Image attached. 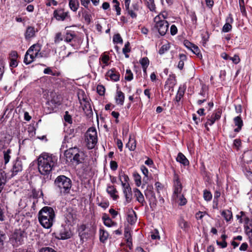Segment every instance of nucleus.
Wrapping results in <instances>:
<instances>
[{
	"instance_id": "36",
	"label": "nucleus",
	"mask_w": 252,
	"mask_h": 252,
	"mask_svg": "<svg viewBox=\"0 0 252 252\" xmlns=\"http://www.w3.org/2000/svg\"><path fill=\"white\" fill-rule=\"evenodd\" d=\"M119 180L122 185V183H128L129 178L127 175L121 172L119 173Z\"/></svg>"
},
{
	"instance_id": "33",
	"label": "nucleus",
	"mask_w": 252,
	"mask_h": 252,
	"mask_svg": "<svg viewBox=\"0 0 252 252\" xmlns=\"http://www.w3.org/2000/svg\"><path fill=\"white\" fill-rule=\"evenodd\" d=\"M66 221L69 224H71L73 223L76 219V216L73 214L71 213H68L66 215Z\"/></svg>"
},
{
	"instance_id": "57",
	"label": "nucleus",
	"mask_w": 252,
	"mask_h": 252,
	"mask_svg": "<svg viewBox=\"0 0 252 252\" xmlns=\"http://www.w3.org/2000/svg\"><path fill=\"white\" fill-rule=\"evenodd\" d=\"M101 60L103 63H104L105 65H107L108 62L109 60V57L107 55H103L101 56Z\"/></svg>"
},
{
	"instance_id": "61",
	"label": "nucleus",
	"mask_w": 252,
	"mask_h": 252,
	"mask_svg": "<svg viewBox=\"0 0 252 252\" xmlns=\"http://www.w3.org/2000/svg\"><path fill=\"white\" fill-rule=\"evenodd\" d=\"M110 168L113 170H116L118 168L117 163L115 161L112 160L110 163Z\"/></svg>"
},
{
	"instance_id": "38",
	"label": "nucleus",
	"mask_w": 252,
	"mask_h": 252,
	"mask_svg": "<svg viewBox=\"0 0 252 252\" xmlns=\"http://www.w3.org/2000/svg\"><path fill=\"white\" fill-rule=\"evenodd\" d=\"M125 237L126 238L127 245L130 247L132 245V238L130 233L128 230L125 231Z\"/></svg>"
},
{
	"instance_id": "11",
	"label": "nucleus",
	"mask_w": 252,
	"mask_h": 252,
	"mask_svg": "<svg viewBox=\"0 0 252 252\" xmlns=\"http://www.w3.org/2000/svg\"><path fill=\"white\" fill-rule=\"evenodd\" d=\"M72 236V233L69 229L62 228L58 234V238L60 239L65 240L70 238Z\"/></svg>"
},
{
	"instance_id": "12",
	"label": "nucleus",
	"mask_w": 252,
	"mask_h": 252,
	"mask_svg": "<svg viewBox=\"0 0 252 252\" xmlns=\"http://www.w3.org/2000/svg\"><path fill=\"white\" fill-rule=\"evenodd\" d=\"M36 32H37V30L35 29L33 27L28 26L25 32V39L29 40L34 37Z\"/></svg>"
},
{
	"instance_id": "28",
	"label": "nucleus",
	"mask_w": 252,
	"mask_h": 252,
	"mask_svg": "<svg viewBox=\"0 0 252 252\" xmlns=\"http://www.w3.org/2000/svg\"><path fill=\"white\" fill-rule=\"evenodd\" d=\"M221 216L226 221H230L232 218V213L228 210H225L221 212Z\"/></svg>"
},
{
	"instance_id": "16",
	"label": "nucleus",
	"mask_w": 252,
	"mask_h": 252,
	"mask_svg": "<svg viewBox=\"0 0 252 252\" xmlns=\"http://www.w3.org/2000/svg\"><path fill=\"white\" fill-rule=\"evenodd\" d=\"M77 148L76 147H70L68 150H66L64 152V156L66 158L67 160H70V161L73 159V157L77 152Z\"/></svg>"
},
{
	"instance_id": "21",
	"label": "nucleus",
	"mask_w": 252,
	"mask_h": 252,
	"mask_svg": "<svg viewBox=\"0 0 252 252\" xmlns=\"http://www.w3.org/2000/svg\"><path fill=\"white\" fill-rule=\"evenodd\" d=\"M135 196L136 198V200L141 203L142 205H144L145 201L144 199V196L141 192L137 189L134 190Z\"/></svg>"
},
{
	"instance_id": "27",
	"label": "nucleus",
	"mask_w": 252,
	"mask_h": 252,
	"mask_svg": "<svg viewBox=\"0 0 252 252\" xmlns=\"http://www.w3.org/2000/svg\"><path fill=\"white\" fill-rule=\"evenodd\" d=\"M35 58H36L34 57L33 54H32L30 52L29 54H28V51L27 50L25 55L24 63L27 64H29L32 63Z\"/></svg>"
},
{
	"instance_id": "64",
	"label": "nucleus",
	"mask_w": 252,
	"mask_h": 252,
	"mask_svg": "<svg viewBox=\"0 0 252 252\" xmlns=\"http://www.w3.org/2000/svg\"><path fill=\"white\" fill-rule=\"evenodd\" d=\"M40 252H56L52 248L49 247H45L40 250Z\"/></svg>"
},
{
	"instance_id": "62",
	"label": "nucleus",
	"mask_w": 252,
	"mask_h": 252,
	"mask_svg": "<svg viewBox=\"0 0 252 252\" xmlns=\"http://www.w3.org/2000/svg\"><path fill=\"white\" fill-rule=\"evenodd\" d=\"M217 244L218 246H219L221 248H225L227 246V244L225 241L222 240L221 242L217 241Z\"/></svg>"
},
{
	"instance_id": "48",
	"label": "nucleus",
	"mask_w": 252,
	"mask_h": 252,
	"mask_svg": "<svg viewBox=\"0 0 252 252\" xmlns=\"http://www.w3.org/2000/svg\"><path fill=\"white\" fill-rule=\"evenodd\" d=\"M64 119L66 122H67L69 124H71L72 123V118L70 115L69 114L68 111H66L65 112V115L64 116Z\"/></svg>"
},
{
	"instance_id": "15",
	"label": "nucleus",
	"mask_w": 252,
	"mask_h": 252,
	"mask_svg": "<svg viewBox=\"0 0 252 252\" xmlns=\"http://www.w3.org/2000/svg\"><path fill=\"white\" fill-rule=\"evenodd\" d=\"M82 95H83L82 100H83V102H84V104L82 103V107H83V109L85 113H86L87 115H89L92 113V107H91V104L89 103V102H88L87 100V97H85L83 94H82Z\"/></svg>"
},
{
	"instance_id": "35",
	"label": "nucleus",
	"mask_w": 252,
	"mask_h": 252,
	"mask_svg": "<svg viewBox=\"0 0 252 252\" xmlns=\"http://www.w3.org/2000/svg\"><path fill=\"white\" fill-rule=\"evenodd\" d=\"M170 48V45L169 43L167 44H164L161 46L160 49L158 51V53L160 55L163 54L165 52H167L169 50Z\"/></svg>"
},
{
	"instance_id": "4",
	"label": "nucleus",
	"mask_w": 252,
	"mask_h": 252,
	"mask_svg": "<svg viewBox=\"0 0 252 252\" xmlns=\"http://www.w3.org/2000/svg\"><path fill=\"white\" fill-rule=\"evenodd\" d=\"M85 141L89 149H92L94 147L97 141L95 128L91 127L88 129L85 134Z\"/></svg>"
},
{
	"instance_id": "7",
	"label": "nucleus",
	"mask_w": 252,
	"mask_h": 252,
	"mask_svg": "<svg viewBox=\"0 0 252 252\" xmlns=\"http://www.w3.org/2000/svg\"><path fill=\"white\" fill-rule=\"evenodd\" d=\"M23 170V163L21 160L17 158L13 162V165L11 172V176H14Z\"/></svg>"
},
{
	"instance_id": "52",
	"label": "nucleus",
	"mask_w": 252,
	"mask_h": 252,
	"mask_svg": "<svg viewBox=\"0 0 252 252\" xmlns=\"http://www.w3.org/2000/svg\"><path fill=\"white\" fill-rule=\"evenodd\" d=\"M97 92L100 95H103L105 93V88L102 85H98L97 86Z\"/></svg>"
},
{
	"instance_id": "55",
	"label": "nucleus",
	"mask_w": 252,
	"mask_h": 252,
	"mask_svg": "<svg viewBox=\"0 0 252 252\" xmlns=\"http://www.w3.org/2000/svg\"><path fill=\"white\" fill-rule=\"evenodd\" d=\"M129 43L127 42L125 44V47L123 49V52L124 54H126V53H127L130 52V48H129Z\"/></svg>"
},
{
	"instance_id": "44",
	"label": "nucleus",
	"mask_w": 252,
	"mask_h": 252,
	"mask_svg": "<svg viewBox=\"0 0 252 252\" xmlns=\"http://www.w3.org/2000/svg\"><path fill=\"white\" fill-rule=\"evenodd\" d=\"M133 176L136 185L138 187L140 186L141 184V176L137 173H134Z\"/></svg>"
},
{
	"instance_id": "34",
	"label": "nucleus",
	"mask_w": 252,
	"mask_h": 252,
	"mask_svg": "<svg viewBox=\"0 0 252 252\" xmlns=\"http://www.w3.org/2000/svg\"><path fill=\"white\" fill-rule=\"evenodd\" d=\"M129 150L134 151L136 148V142L134 139H129V141L126 145Z\"/></svg>"
},
{
	"instance_id": "45",
	"label": "nucleus",
	"mask_w": 252,
	"mask_h": 252,
	"mask_svg": "<svg viewBox=\"0 0 252 252\" xmlns=\"http://www.w3.org/2000/svg\"><path fill=\"white\" fill-rule=\"evenodd\" d=\"M113 3L114 4V7L115 8L117 12V14L119 15L121 14V8L119 7V3L117 0H113Z\"/></svg>"
},
{
	"instance_id": "53",
	"label": "nucleus",
	"mask_w": 252,
	"mask_h": 252,
	"mask_svg": "<svg viewBox=\"0 0 252 252\" xmlns=\"http://www.w3.org/2000/svg\"><path fill=\"white\" fill-rule=\"evenodd\" d=\"M113 41L115 43H122L123 39L119 34H116L113 37Z\"/></svg>"
},
{
	"instance_id": "60",
	"label": "nucleus",
	"mask_w": 252,
	"mask_h": 252,
	"mask_svg": "<svg viewBox=\"0 0 252 252\" xmlns=\"http://www.w3.org/2000/svg\"><path fill=\"white\" fill-rule=\"evenodd\" d=\"M63 40V38L62 37V34L60 32L57 33L56 35L55 38V42L59 43L60 41Z\"/></svg>"
},
{
	"instance_id": "10",
	"label": "nucleus",
	"mask_w": 252,
	"mask_h": 252,
	"mask_svg": "<svg viewBox=\"0 0 252 252\" xmlns=\"http://www.w3.org/2000/svg\"><path fill=\"white\" fill-rule=\"evenodd\" d=\"M41 50V46L38 44H36L32 45L28 50V54L29 52L36 58H41L43 55L41 53H40Z\"/></svg>"
},
{
	"instance_id": "41",
	"label": "nucleus",
	"mask_w": 252,
	"mask_h": 252,
	"mask_svg": "<svg viewBox=\"0 0 252 252\" xmlns=\"http://www.w3.org/2000/svg\"><path fill=\"white\" fill-rule=\"evenodd\" d=\"M125 79L128 81H130L133 79V74L130 69H126Z\"/></svg>"
},
{
	"instance_id": "49",
	"label": "nucleus",
	"mask_w": 252,
	"mask_h": 252,
	"mask_svg": "<svg viewBox=\"0 0 252 252\" xmlns=\"http://www.w3.org/2000/svg\"><path fill=\"white\" fill-rule=\"evenodd\" d=\"M43 72L46 74H50L53 76L58 75V73L53 72L50 67H47L44 69Z\"/></svg>"
},
{
	"instance_id": "26",
	"label": "nucleus",
	"mask_w": 252,
	"mask_h": 252,
	"mask_svg": "<svg viewBox=\"0 0 252 252\" xmlns=\"http://www.w3.org/2000/svg\"><path fill=\"white\" fill-rule=\"evenodd\" d=\"M178 224L179 227L185 231H188L189 229V223L182 218L179 220Z\"/></svg>"
},
{
	"instance_id": "24",
	"label": "nucleus",
	"mask_w": 252,
	"mask_h": 252,
	"mask_svg": "<svg viewBox=\"0 0 252 252\" xmlns=\"http://www.w3.org/2000/svg\"><path fill=\"white\" fill-rule=\"evenodd\" d=\"M6 182V177L4 171L0 170V192L2 190Z\"/></svg>"
},
{
	"instance_id": "3",
	"label": "nucleus",
	"mask_w": 252,
	"mask_h": 252,
	"mask_svg": "<svg viewBox=\"0 0 252 252\" xmlns=\"http://www.w3.org/2000/svg\"><path fill=\"white\" fill-rule=\"evenodd\" d=\"M54 185L57 191L62 195H64L69 193L72 187V182L65 176L60 175L56 178Z\"/></svg>"
},
{
	"instance_id": "30",
	"label": "nucleus",
	"mask_w": 252,
	"mask_h": 252,
	"mask_svg": "<svg viewBox=\"0 0 252 252\" xmlns=\"http://www.w3.org/2000/svg\"><path fill=\"white\" fill-rule=\"evenodd\" d=\"M79 4L76 0H69V6L70 8L73 11H76L78 8Z\"/></svg>"
},
{
	"instance_id": "59",
	"label": "nucleus",
	"mask_w": 252,
	"mask_h": 252,
	"mask_svg": "<svg viewBox=\"0 0 252 252\" xmlns=\"http://www.w3.org/2000/svg\"><path fill=\"white\" fill-rule=\"evenodd\" d=\"M229 60H231L234 63L237 64L239 63L240 60L238 55H234L233 57H230Z\"/></svg>"
},
{
	"instance_id": "56",
	"label": "nucleus",
	"mask_w": 252,
	"mask_h": 252,
	"mask_svg": "<svg viewBox=\"0 0 252 252\" xmlns=\"http://www.w3.org/2000/svg\"><path fill=\"white\" fill-rule=\"evenodd\" d=\"M184 45L189 49L191 50V49L192 48L194 44L190 42L189 41L187 40H185L184 41Z\"/></svg>"
},
{
	"instance_id": "20",
	"label": "nucleus",
	"mask_w": 252,
	"mask_h": 252,
	"mask_svg": "<svg viewBox=\"0 0 252 252\" xmlns=\"http://www.w3.org/2000/svg\"><path fill=\"white\" fill-rule=\"evenodd\" d=\"M106 191L114 200H116L118 198V195L116 194V193L117 192V190L114 186H108Z\"/></svg>"
},
{
	"instance_id": "14",
	"label": "nucleus",
	"mask_w": 252,
	"mask_h": 252,
	"mask_svg": "<svg viewBox=\"0 0 252 252\" xmlns=\"http://www.w3.org/2000/svg\"><path fill=\"white\" fill-rule=\"evenodd\" d=\"M106 77H108L114 81H118L120 79V74L117 72L115 69H112L107 71L106 75Z\"/></svg>"
},
{
	"instance_id": "19",
	"label": "nucleus",
	"mask_w": 252,
	"mask_h": 252,
	"mask_svg": "<svg viewBox=\"0 0 252 252\" xmlns=\"http://www.w3.org/2000/svg\"><path fill=\"white\" fill-rule=\"evenodd\" d=\"M234 122L235 126H237L236 128L234 129V131L238 132L240 131L243 126V122L240 116H237L234 118Z\"/></svg>"
},
{
	"instance_id": "50",
	"label": "nucleus",
	"mask_w": 252,
	"mask_h": 252,
	"mask_svg": "<svg viewBox=\"0 0 252 252\" xmlns=\"http://www.w3.org/2000/svg\"><path fill=\"white\" fill-rule=\"evenodd\" d=\"M232 29V26L229 23H226L222 28V31L225 32H228Z\"/></svg>"
},
{
	"instance_id": "9",
	"label": "nucleus",
	"mask_w": 252,
	"mask_h": 252,
	"mask_svg": "<svg viewBox=\"0 0 252 252\" xmlns=\"http://www.w3.org/2000/svg\"><path fill=\"white\" fill-rule=\"evenodd\" d=\"M54 17L58 21H64L68 17V12L63 8H58L54 11Z\"/></svg>"
},
{
	"instance_id": "5",
	"label": "nucleus",
	"mask_w": 252,
	"mask_h": 252,
	"mask_svg": "<svg viewBox=\"0 0 252 252\" xmlns=\"http://www.w3.org/2000/svg\"><path fill=\"white\" fill-rule=\"evenodd\" d=\"M155 23L154 28L158 31L161 36L164 35L167 32L169 24L167 21H160L158 18L154 20Z\"/></svg>"
},
{
	"instance_id": "23",
	"label": "nucleus",
	"mask_w": 252,
	"mask_h": 252,
	"mask_svg": "<svg viewBox=\"0 0 252 252\" xmlns=\"http://www.w3.org/2000/svg\"><path fill=\"white\" fill-rule=\"evenodd\" d=\"M176 160L178 162L183 164L184 165H188L189 164V161L186 157L181 153H179L176 158Z\"/></svg>"
},
{
	"instance_id": "40",
	"label": "nucleus",
	"mask_w": 252,
	"mask_h": 252,
	"mask_svg": "<svg viewBox=\"0 0 252 252\" xmlns=\"http://www.w3.org/2000/svg\"><path fill=\"white\" fill-rule=\"evenodd\" d=\"M245 231L250 239H252V228L250 226L246 225L244 227Z\"/></svg>"
},
{
	"instance_id": "22",
	"label": "nucleus",
	"mask_w": 252,
	"mask_h": 252,
	"mask_svg": "<svg viewBox=\"0 0 252 252\" xmlns=\"http://www.w3.org/2000/svg\"><path fill=\"white\" fill-rule=\"evenodd\" d=\"M11 241L13 243V245H20L23 241L22 237L21 234L15 233L13 235L12 237L11 238Z\"/></svg>"
},
{
	"instance_id": "25",
	"label": "nucleus",
	"mask_w": 252,
	"mask_h": 252,
	"mask_svg": "<svg viewBox=\"0 0 252 252\" xmlns=\"http://www.w3.org/2000/svg\"><path fill=\"white\" fill-rule=\"evenodd\" d=\"M115 99L117 104H120L121 105H123L125 99L124 93L121 91H118Z\"/></svg>"
},
{
	"instance_id": "63",
	"label": "nucleus",
	"mask_w": 252,
	"mask_h": 252,
	"mask_svg": "<svg viewBox=\"0 0 252 252\" xmlns=\"http://www.w3.org/2000/svg\"><path fill=\"white\" fill-rule=\"evenodd\" d=\"M177 28L174 25L171 26L170 33L172 35H175L177 32Z\"/></svg>"
},
{
	"instance_id": "51",
	"label": "nucleus",
	"mask_w": 252,
	"mask_h": 252,
	"mask_svg": "<svg viewBox=\"0 0 252 252\" xmlns=\"http://www.w3.org/2000/svg\"><path fill=\"white\" fill-rule=\"evenodd\" d=\"M4 62L2 60H0V80L1 79L4 73Z\"/></svg>"
},
{
	"instance_id": "47",
	"label": "nucleus",
	"mask_w": 252,
	"mask_h": 252,
	"mask_svg": "<svg viewBox=\"0 0 252 252\" xmlns=\"http://www.w3.org/2000/svg\"><path fill=\"white\" fill-rule=\"evenodd\" d=\"M191 51L197 56H202L201 54L200 53V50L199 48L195 45H193L192 48L191 49Z\"/></svg>"
},
{
	"instance_id": "1",
	"label": "nucleus",
	"mask_w": 252,
	"mask_h": 252,
	"mask_svg": "<svg viewBox=\"0 0 252 252\" xmlns=\"http://www.w3.org/2000/svg\"><path fill=\"white\" fill-rule=\"evenodd\" d=\"M38 169L39 173L44 176L49 175L57 163L56 156L49 153H42L37 159Z\"/></svg>"
},
{
	"instance_id": "46",
	"label": "nucleus",
	"mask_w": 252,
	"mask_h": 252,
	"mask_svg": "<svg viewBox=\"0 0 252 252\" xmlns=\"http://www.w3.org/2000/svg\"><path fill=\"white\" fill-rule=\"evenodd\" d=\"M167 17V14L166 12H163L160 13L158 15L156 16L154 18V19H156L157 18H158V19L160 21H166L165 19H166Z\"/></svg>"
},
{
	"instance_id": "58",
	"label": "nucleus",
	"mask_w": 252,
	"mask_h": 252,
	"mask_svg": "<svg viewBox=\"0 0 252 252\" xmlns=\"http://www.w3.org/2000/svg\"><path fill=\"white\" fill-rule=\"evenodd\" d=\"M154 0H149L148 6L151 11H154L156 9L155 5L154 3Z\"/></svg>"
},
{
	"instance_id": "17",
	"label": "nucleus",
	"mask_w": 252,
	"mask_h": 252,
	"mask_svg": "<svg viewBox=\"0 0 252 252\" xmlns=\"http://www.w3.org/2000/svg\"><path fill=\"white\" fill-rule=\"evenodd\" d=\"M126 11L132 18H136L137 12L138 11V6L136 4H133L130 8L126 10Z\"/></svg>"
},
{
	"instance_id": "18",
	"label": "nucleus",
	"mask_w": 252,
	"mask_h": 252,
	"mask_svg": "<svg viewBox=\"0 0 252 252\" xmlns=\"http://www.w3.org/2000/svg\"><path fill=\"white\" fill-rule=\"evenodd\" d=\"M102 219L104 225L106 226L112 227L116 224L115 222L112 220L109 216L105 213L103 215Z\"/></svg>"
},
{
	"instance_id": "29",
	"label": "nucleus",
	"mask_w": 252,
	"mask_h": 252,
	"mask_svg": "<svg viewBox=\"0 0 252 252\" xmlns=\"http://www.w3.org/2000/svg\"><path fill=\"white\" fill-rule=\"evenodd\" d=\"M127 220L128 223L132 224L134 223L136 221V216L135 212L132 211L129 213L127 217Z\"/></svg>"
},
{
	"instance_id": "32",
	"label": "nucleus",
	"mask_w": 252,
	"mask_h": 252,
	"mask_svg": "<svg viewBox=\"0 0 252 252\" xmlns=\"http://www.w3.org/2000/svg\"><path fill=\"white\" fill-rule=\"evenodd\" d=\"M11 154V150L7 149L6 151H3V158L5 164H7L11 158L10 154Z\"/></svg>"
},
{
	"instance_id": "31",
	"label": "nucleus",
	"mask_w": 252,
	"mask_h": 252,
	"mask_svg": "<svg viewBox=\"0 0 252 252\" xmlns=\"http://www.w3.org/2000/svg\"><path fill=\"white\" fill-rule=\"evenodd\" d=\"M180 61L179 62L178 67L180 69H182L184 65V62L187 60V56L183 54H180L179 55Z\"/></svg>"
},
{
	"instance_id": "6",
	"label": "nucleus",
	"mask_w": 252,
	"mask_h": 252,
	"mask_svg": "<svg viewBox=\"0 0 252 252\" xmlns=\"http://www.w3.org/2000/svg\"><path fill=\"white\" fill-rule=\"evenodd\" d=\"M182 186L178 177H176L174 181V190L172 196L175 201H177L178 196L181 195Z\"/></svg>"
},
{
	"instance_id": "13",
	"label": "nucleus",
	"mask_w": 252,
	"mask_h": 252,
	"mask_svg": "<svg viewBox=\"0 0 252 252\" xmlns=\"http://www.w3.org/2000/svg\"><path fill=\"white\" fill-rule=\"evenodd\" d=\"M85 156L84 153L79 150V149H77V152H76L74 157H73V160L76 162V164H79L83 162L85 160Z\"/></svg>"
},
{
	"instance_id": "39",
	"label": "nucleus",
	"mask_w": 252,
	"mask_h": 252,
	"mask_svg": "<svg viewBox=\"0 0 252 252\" xmlns=\"http://www.w3.org/2000/svg\"><path fill=\"white\" fill-rule=\"evenodd\" d=\"M203 198L207 201H210L212 198L211 192L207 190H204Z\"/></svg>"
},
{
	"instance_id": "2",
	"label": "nucleus",
	"mask_w": 252,
	"mask_h": 252,
	"mask_svg": "<svg viewBox=\"0 0 252 252\" xmlns=\"http://www.w3.org/2000/svg\"><path fill=\"white\" fill-rule=\"evenodd\" d=\"M55 213L50 207H44L38 213V220L41 225L45 228H50L55 220Z\"/></svg>"
},
{
	"instance_id": "37",
	"label": "nucleus",
	"mask_w": 252,
	"mask_h": 252,
	"mask_svg": "<svg viewBox=\"0 0 252 252\" xmlns=\"http://www.w3.org/2000/svg\"><path fill=\"white\" fill-rule=\"evenodd\" d=\"M108 237V233L104 230L100 231V241L104 242Z\"/></svg>"
},
{
	"instance_id": "54",
	"label": "nucleus",
	"mask_w": 252,
	"mask_h": 252,
	"mask_svg": "<svg viewBox=\"0 0 252 252\" xmlns=\"http://www.w3.org/2000/svg\"><path fill=\"white\" fill-rule=\"evenodd\" d=\"M73 38L74 35L72 33H67L64 37V40L67 42H70L73 39Z\"/></svg>"
},
{
	"instance_id": "42",
	"label": "nucleus",
	"mask_w": 252,
	"mask_h": 252,
	"mask_svg": "<svg viewBox=\"0 0 252 252\" xmlns=\"http://www.w3.org/2000/svg\"><path fill=\"white\" fill-rule=\"evenodd\" d=\"M140 63L142 66V68L148 67L149 64V61L146 57L142 58L140 61Z\"/></svg>"
},
{
	"instance_id": "43",
	"label": "nucleus",
	"mask_w": 252,
	"mask_h": 252,
	"mask_svg": "<svg viewBox=\"0 0 252 252\" xmlns=\"http://www.w3.org/2000/svg\"><path fill=\"white\" fill-rule=\"evenodd\" d=\"M176 202H178L179 204L180 205H184L187 203V200L183 194L178 196V198Z\"/></svg>"
},
{
	"instance_id": "8",
	"label": "nucleus",
	"mask_w": 252,
	"mask_h": 252,
	"mask_svg": "<svg viewBox=\"0 0 252 252\" xmlns=\"http://www.w3.org/2000/svg\"><path fill=\"white\" fill-rule=\"evenodd\" d=\"M123 193L125 195L126 202H130L132 198V192L128 183H122Z\"/></svg>"
}]
</instances>
